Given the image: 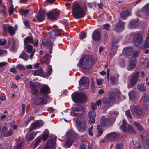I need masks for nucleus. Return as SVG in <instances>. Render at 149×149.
Segmentation results:
<instances>
[{
  "label": "nucleus",
  "instance_id": "nucleus-53",
  "mask_svg": "<svg viewBox=\"0 0 149 149\" xmlns=\"http://www.w3.org/2000/svg\"><path fill=\"white\" fill-rule=\"evenodd\" d=\"M110 25L109 24H106L103 25V27L104 29L106 30H108Z\"/></svg>",
  "mask_w": 149,
  "mask_h": 149
},
{
  "label": "nucleus",
  "instance_id": "nucleus-50",
  "mask_svg": "<svg viewBox=\"0 0 149 149\" xmlns=\"http://www.w3.org/2000/svg\"><path fill=\"white\" fill-rule=\"evenodd\" d=\"M79 36L80 38L83 39L85 38L86 34L84 32L82 31L80 33Z\"/></svg>",
  "mask_w": 149,
  "mask_h": 149
},
{
  "label": "nucleus",
  "instance_id": "nucleus-4",
  "mask_svg": "<svg viewBox=\"0 0 149 149\" xmlns=\"http://www.w3.org/2000/svg\"><path fill=\"white\" fill-rule=\"evenodd\" d=\"M66 136L68 140L64 143V146L65 148H69L72 145L73 141L77 138L78 136L72 130L68 131Z\"/></svg>",
  "mask_w": 149,
  "mask_h": 149
},
{
  "label": "nucleus",
  "instance_id": "nucleus-30",
  "mask_svg": "<svg viewBox=\"0 0 149 149\" xmlns=\"http://www.w3.org/2000/svg\"><path fill=\"white\" fill-rule=\"evenodd\" d=\"M49 136V130L47 129H45L42 134V139L43 141H45L48 138Z\"/></svg>",
  "mask_w": 149,
  "mask_h": 149
},
{
  "label": "nucleus",
  "instance_id": "nucleus-19",
  "mask_svg": "<svg viewBox=\"0 0 149 149\" xmlns=\"http://www.w3.org/2000/svg\"><path fill=\"white\" fill-rule=\"evenodd\" d=\"M96 113L93 111H90L88 113L89 122L91 123H94L95 122Z\"/></svg>",
  "mask_w": 149,
  "mask_h": 149
},
{
  "label": "nucleus",
  "instance_id": "nucleus-37",
  "mask_svg": "<svg viewBox=\"0 0 149 149\" xmlns=\"http://www.w3.org/2000/svg\"><path fill=\"white\" fill-rule=\"evenodd\" d=\"M19 57L20 58H22L26 61H27L29 58L28 56L25 52H22L19 56Z\"/></svg>",
  "mask_w": 149,
  "mask_h": 149
},
{
  "label": "nucleus",
  "instance_id": "nucleus-64",
  "mask_svg": "<svg viewBox=\"0 0 149 149\" xmlns=\"http://www.w3.org/2000/svg\"><path fill=\"white\" fill-rule=\"evenodd\" d=\"M110 80L111 81V83L112 84H113L115 82V78L113 76H111L110 77Z\"/></svg>",
  "mask_w": 149,
  "mask_h": 149
},
{
  "label": "nucleus",
  "instance_id": "nucleus-23",
  "mask_svg": "<svg viewBox=\"0 0 149 149\" xmlns=\"http://www.w3.org/2000/svg\"><path fill=\"white\" fill-rule=\"evenodd\" d=\"M60 31L57 29L52 30L51 32H49V35L52 38H55L56 36H58L60 34Z\"/></svg>",
  "mask_w": 149,
  "mask_h": 149
},
{
  "label": "nucleus",
  "instance_id": "nucleus-6",
  "mask_svg": "<svg viewBox=\"0 0 149 149\" xmlns=\"http://www.w3.org/2000/svg\"><path fill=\"white\" fill-rule=\"evenodd\" d=\"M76 124L78 131L83 132L86 128V121L84 119L79 118L77 119Z\"/></svg>",
  "mask_w": 149,
  "mask_h": 149
},
{
  "label": "nucleus",
  "instance_id": "nucleus-62",
  "mask_svg": "<svg viewBox=\"0 0 149 149\" xmlns=\"http://www.w3.org/2000/svg\"><path fill=\"white\" fill-rule=\"evenodd\" d=\"M42 43L44 46H46L47 45L48 42L46 40L44 39L42 41Z\"/></svg>",
  "mask_w": 149,
  "mask_h": 149
},
{
  "label": "nucleus",
  "instance_id": "nucleus-22",
  "mask_svg": "<svg viewBox=\"0 0 149 149\" xmlns=\"http://www.w3.org/2000/svg\"><path fill=\"white\" fill-rule=\"evenodd\" d=\"M133 49L131 47L125 48L123 50V53L127 56H130L133 53Z\"/></svg>",
  "mask_w": 149,
  "mask_h": 149
},
{
  "label": "nucleus",
  "instance_id": "nucleus-45",
  "mask_svg": "<svg viewBox=\"0 0 149 149\" xmlns=\"http://www.w3.org/2000/svg\"><path fill=\"white\" fill-rule=\"evenodd\" d=\"M134 125L137 127L138 130H142L143 127L139 123L135 121L134 122Z\"/></svg>",
  "mask_w": 149,
  "mask_h": 149
},
{
  "label": "nucleus",
  "instance_id": "nucleus-44",
  "mask_svg": "<svg viewBox=\"0 0 149 149\" xmlns=\"http://www.w3.org/2000/svg\"><path fill=\"white\" fill-rule=\"evenodd\" d=\"M36 142L34 145L35 147H37L39 143L41 142V137H38L36 139Z\"/></svg>",
  "mask_w": 149,
  "mask_h": 149
},
{
  "label": "nucleus",
  "instance_id": "nucleus-15",
  "mask_svg": "<svg viewBox=\"0 0 149 149\" xmlns=\"http://www.w3.org/2000/svg\"><path fill=\"white\" fill-rule=\"evenodd\" d=\"M48 18L53 20H56L59 16L58 13L55 10H53L47 14Z\"/></svg>",
  "mask_w": 149,
  "mask_h": 149
},
{
  "label": "nucleus",
  "instance_id": "nucleus-52",
  "mask_svg": "<svg viewBox=\"0 0 149 149\" xmlns=\"http://www.w3.org/2000/svg\"><path fill=\"white\" fill-rule=\"evenodd\" d=\"M6 41L5 39H0V45L1 46L4 45L6 44Z\"/></svg>",
  "mask_w": 149,
  "mask_h": 149
},
{
  "label": "nucleus",
  "instance_id": "nucleus-21",
  "mask_svg": "<svg viewBox=\"0 0 149 149\" xmlns=\"http://www.w3.org/2000/svg\"><path fill=\"white\" fill-rule=\"evenodd\" d=\"M92 38L93 40L95 41L99 40L101 38L99 31L97 30H95L93 33Z\"/></svg>",
  "mask_w": 149,
  "mask_h": 149
},
{
  "label": "nucleus",
  "instance_id": "nucleus-13",
  "mask_svg": "<svg viewBox=\"0 0 149 149\" xmlns=\"http://www.w3.org/2000/svg\"><path fill=\"white\" fill-rule=\"evenodd\" d=\"M134 35L133 40L134 43L136 46H138L143 42V38L141 34L136 33H133Z\"/></svg>",
  "mask_w": 149,
  "mask_h": 149
},
{
  "label": "nucleus",
  "instance_id": "nucleus-31",
  "mask_svg": "<svg viewBox=\"0 0 149 149\" xmlns=\"http://www.w3.org/2000/svg\"><path fill=\"white\" fill-rule=\"evenodd\" d=\"M138 89L140 91L144 92L146 90V87L143 84H140L137 86Z\"/></svg>",
  "mask_w": 149,
  "mask_h": 149
},
{
  "label": "nucleus",
  "instance_id": "nucleus-56",
  "mask_svg": "<svg viewBox=\"0 0 149 149\" xmlns=\"http://www.w3.org/2000/svg\"><path fill=\"white\" fill-rule=\"evenodd\" d=\"M7 128L6 127L4 126L2 128V130L1 132L2 134H5V133H7L6 132L7 131Z\"/></svg>",
  "mask_w": 149,
  "mask_h": 149
},
{
  "label": "nucleus",
  "instance_id": "nucleus-9",
  "mask_svg": "<svg viewBox=\"0 0 149 149\" xmlns=\"http://www.w3.org/2000/svg\"><path fill=\"white\" fill-rule=\"evenodd\" d=\"M118 136L116 132H113L106 134L105 137L101 139L100 141L102 143H105L111 141L116 140Z\"/></svg>",
  "mask_w": 149,
  "mask_h": 149
},
{
  "label": "nucleus",
  "instance_id": "nucleus-57",
  "mask_svg": "<svg viewBox=\"0 0 149 149\" xmlns=\"http://www.w3.org/2000/svg\"><path fill=\"white\" fill-rule=\"evenodd\" d=\"M97 105L95 103H92L91 105V107L92 109L95 110L97 109Z\"/></svg>",
  "mask_w": 149,
  "mask_h": 149
},
{
  "label": "nucleus",
  "instance_id": "nucleus-40",
  "mask_svg": "<svg viewBox=\"0 0 149 149\" xmlns=\"http://www.w3.org/2000/svg\"><path fill=\"white\" fill-rule=\"evenodd\" d=\"M25 47L27 49V52L28 53H31L33 49V46L31 45H25Z\"/></svg>",
  "mask_w": 149,
  "mask_h": 149
},
{
  "label": "nucleus",
  "instance_id": "nucleus-58",
  "mask_svg": "<svg viewBox=\"0 0 149 149\" xmlns=\"http://www.w3.org/2000/svg\"><path fill=\"white\" fill-rule=\"evenodd\" d=\"M17 67L18 69H19L21 70L24 69V66L21 64L17 65Z\"/></svg>",
  "mask_w": 149,
  "mask_h": 149
},
{
  "label": "nucleus",
  "instance_id": "nucleus-61",
  "mask_svg": "<svg viewBox=\"0 0 149 149\" xmlns=\"http://www.w3.org/2000/svg\"><path fill=\"white\" fill-rule=\"evenodd\" d=\"M115 149H123V146L121 144H118L116 146Z\"/></svg>",
  "mask_w": 149,
  "mask_h": 149
},
{
  "label": "nucleus",
  "instance_id": "nucleus-42",
  "mask_svg": "<svg viewBox=\"0 0 149 149\" xmlns=\"http://www.w3.org/2000/svg\"><path fill=\"white\" fill-rule=\"evenodd\" d=\"M53 45V43L51 41H49L48 44V48L49 49V52L50 54L52 53Z\"/></svg>",
  "mask_w": 149,
  "mask_h": 149
},
{
  "label": "nucleus",
  "instance_id": "nucleus-7",
  "mask_svg": "<svg viewBox=\"0 0 149 149\" xmlns=\"http://www.w3.org/2000/svg\"><path fill=\"white\" fill-rule=\"evenodd\" d=\"M116 96V93L113 92L111 93L109 95L108 97H104L102 99L103 102L109 105H112L115 102V98Z\"/></svg>",
  "mask_w": 149,
  "mask_h": 149
},
{
  "label": "nucleus",
  "instance_id": "nucleus-20",
  "mask_svg": "<svg viewBox=\"0 0 149 149\" xmlns=\"http://www.w3.org/2000/svg\"><path fill=\"white\" fill-rule=\"evenodd\" d=\"M88 79L86 77H84L80 80L79 84L80 86H88L89 85Z\"/></svg>",
  "mask_w": 149,
  "mask_h": 149
},
{
  "label": "nucleus",
  "instance_id": "nucleus-35",
  "mask_svg": "<svg viewBox=\"0 0 149 149\" xmlns=\"http://www.w3.org/2000/svg\"><path fill=\"white\" fill-rule=\"evenodd\" d=\"M142 99L143 100L144 103H147L148 102L149 96L148 94H146L145 93H144L142 97Z\"/></svg>",
  "mask_w": 149,
  "mask_h": 149
},
{
  "label": "nucleus",
  "instance_id": "nucleus-48",
  "mask_svg": "<svg viewBox=\"0 0 149 149\" xmlns=\"http://www.w3.org/2000/svg\"><path fill=\"white\" fill-rule=\"evenodd\" d=\"M13 134V132L12 130H10L7 133H5L3 135L5 137H7L12 135Z\"/></svg>",
  "mask_w": 149,
  "mask_h": 149
},
{
  "label": "nucleus",
  "instance_id": "nucleus-24",
  "mask_svg": "<svg viewBox=\"0 0 149 149\" xmlns=\"http://www.w3.org/2000/svg\"><path fill=\"white\" fill-rule=\"evenodd\" d=\"M55 142L52 139L48 141L44 149H54Z\"/></svg>",
  "mask_w": 149,
  "mask_h": 149
},
{
  "label": "nucleus",
  "instance_id": "nucleus-51",
  "mask_svg": "<svg viewBox=\"0 0 149 149\" xmlns=\"http://www.w3.org/2000/svg\"><path fill=\"white\" fill-rule=\"evenodd\" d=\"M125 114L127 117L130 118H132V116L129 110H127L125 111Z\"/></svg>",
  "mask_w": 149,
  "mask_h": 149
},
{
  "label": "nucleus",
  "instance_id": "nucleus-10",
  "mask_svg": "<svg viewBox=\"0 0 149 149\" xmlns=\"http://www.w3.org/2000/svg\"><path fill=\"white\" fill-rule=\"evenodd\" d=\"M130 109L133 115H136L139 118H142L143 117L144 113L141 110L139 109L138 106L133 105H131L130 106Z\"/></svg>",
  "mask_w": 149,
  "mask_h": 149
},
{
  "label": "nucleus",
  "instance_id": "nucleus-39",
  "mask_svg": "<svg viewBox=\"0 0 149 149\" xmlns=\"http://www.w3.org/2000/svg\"><path fill=\"white\" fill-rule=\"evenodd\" d=\"M137 26L136 22L135 21H131L130 22L129 25V27L131 28H134Z\"/></svg>",
  "mask_w": 149,
  "mask_h": 149
},
{
  "label": "nucleus",
  "instance_id": "nucleus-33",
  "mask_svg": "<svg viewBox=\"0 0 149 149\" xmlns=\"http://www.w3.org/2000/svg\"><path fill=\"white\" fill-rule=\"evenodd\" d=\"M129 14V12L128 10H126L120 13V16L123 19H125L126 17L128 16Z\"/></svg>",
  "mask_w": 149,
  "mask_h": 149
},
{
  "label": "nucleus",
  "instance_id": "nucleus-47",
  "mask_svg": "<svg viewBox=\"0 0 149 149\" xmlns=\"http://www.w3.org/2000/svg\"><path fill=\"white\" fill-rule=\"evenodd\" d=\"M143 10L146 13H149V3L146 4Z\"/></svg>",
  "mask_w": 149,
  "mask_h": 149
},
{
  "label": "nucleus",
  "instance_id": "nucleus-59",
  "mask_svg": "<svg viewBox=\"0 0 149 149\" xmlns=\"http://www.w3.org/2000/svg\"><path fill=\"white\" fill-rule=\"evenodd\" d=\"M139 55L138 52H135L133 54V56L134 57V58H132V59H135V58L137 57H138Z\"/></svg>",
  "mask_w": 149,
  "mask_h": 149
},
{
  "label": "nucleus",
  "instance_id": "nucleus-3",
  "mask_svg": "<svg viewBox=\"0 0 149 149\" xmlns=\"http://www.w3.org/2000/svg\"><path fill=\"white\" fill-rule=\"evenodd\" d=\"M118 114V111H113L109 113L108 118L103 117L100 121V124L102 126L104 127L107 124H110L113 123L115 120L116 117Z\"/></svg>",
  "mask_w": 149,
  "mask_h": 149
},
{
  "label": "nucleus",
  "instance_id": "nucleus-36",
  "mask_svg": "<svg viewBox=\"0 0 149 149\" xmlns=\"http://www.w3.org/2000/svg\"><path fill=\"white\" fill-rule=\"evenodd\" d=\"M127 122L125 120L123 119V120L122 124L120 126V129L123 131L125 132L126 131V126Z\"/></svg>",
  "mask_w": 149,
  "mask_h": 149
},
{
  "label": "nucleus",
  "instance_id": "nucleus-5",
  "mask_svg": "<svg viewBox=\"0 0 149 149\" xmlns=\"http://www.w3.org/2000/svg\"><path fill=\"white\" fill-rule=\"evenodd\" d=\"M72 98L75 102H83L86 101L87 98L86 95L82 93H74L72 95Z\"/></svg>",
  "mask_w": 149,
  "mask_h": 149
},
{
  "label": "nucleus",
  "instance_id": "nucleus-32",
  "mask_svg": "<svg viewBox=\"0 0 149 149\" xmlns=\"http://www.w3.org/2000/svg\"><path fill=\"white\" fill-rule=\"evenodd\" d=\"M37 134V132H34L31 133L29 136L27 137V139L28 141H30L32 140L36 136Z\"/></svg>",
  "mask_w": 149,
  "mask_h": 149
},
{
  "label": "nucleus",
  "instance_id": "nucleus-63",
  "mask_svg": "<svg viewBox=\"0 0 149 149\" xmlns=\"http://www.w3.org/2000/svg\"><path fill=\"white\" fill-rule=\"evenodd\" d=\"M10 71L13 73H15L17 72V70L15 68H11L10 69Z\"/></svg>",
  "mask_w": 149,
  "mask_h": 149
},
{
  "label": "nucleus",
  "instance_id": "nucleus-34",
  "mask_svg": "<svg viewBox=\"0 0 149 149\" xmlns=\"http://www.w3.org/2000/svg\"><path fill=\"white\" fill-rule=\"evenodd\" d=\"M43 72V70L42 68H40L39 69L35 71L34 74L36 76H39L42 75Z\"/></svg>",
  "mask_w": 149,
  "mask_h": 149
},
{
  "label": "nucleus",
  "instance_id": "nucleus-55",
  "mask_svg": "<svg viewBox=\"0 0 149 149\" xmlns=\"http://www.w3.org/2000/svg\"><path fill=\"white\" fill-rule=\"evenodd\" d=\"M143 46L145 48L148 47H149L148 41L146 40L145 43L143 44Z\"/></svg>",
  "mask_w": 149,
  "mask_h": 149
},
{
  "label": "nucleus",
  "instance_id": "nucleus-25",
  "mask_svg": "<svg viewBox=\"0 0 149 149\" xmlns=\"http://www.w3.org/2000/svg\"><path fill=\"white\" fill-rule=\"evenodd\" d=\"M129 95L130 98L134 100H136L137 94L134 90H132L129 93Z\"/></svg>",
  "mask_w": 149,
  "mask_h": 149
},
{
  "label": "nucleus",
  "instance_id": "nucleus-16",
  "mask_svg": "<svg viewBox=\"0 0 149 149\" xmlns=\"http://www.w3.org/2000/svg\"><path fill=\"white\" fill-rule=\"evenodd\" d=\"M43 125V122L42 120H39L32 124L31 127L29 128V132L33 130L39 128Z\"/></svg>",
  "mask_w": 149,
  "mask_h": 149
},
{
  "label": "nucleus",
  "instance_id": "nucleus-41",
  "mask_svg": "<svg viewBox=\"0 0 149 149\" xmlns=\"http://www.w3.org/2000/svg\"><path fill=\"white\" fill-rule=\"evenodd\" d=\"M127 131L130 134H134L135 133L134 129L131 126L129 125L127 128Z\"/></svg>",
  "mask_w": 149,
  "mask_h": 149
},
{
  "label": "nucleus",
  "instance_id": "nucleus-60",
  "mask_svg": "<svg viewBox=\"0 0 149 149\" xmlns=\"http://www.w3.org/2000/svg\"><path fill=\"white\" fill-rule=\"evenodd\" d=\"M96 81L98 85H100L102 84V81L101 79H97Z\"/></svg>",
  "mask_w": 149,
  "mask_h": 149
},
{
  "label": "nucleus",
  "instance_id": "nucleus-2",
  "mask_svg": "<svg viewBox=\"0 0 149 149\" xmlns=\"http://www.w3.org/2000/svg\"><path fill=\"white\" fill-rule=\"evenodd\" d=\"M94 61L92 57L90 56H86L84 58L81 57L78 65L84 68L88 69L91 67Z\"/></svg>",
  "mask_w": 149,
  "mask_h": 149
},
{
  "label": "nucleus",
  "instance_id": "nucleus-27",
  "mask_svg": "<svg viewBox=\"0 0 149 149\" xmlns=\"http://www.w3.org/2000/svg\"><path fill=\"white\" fill-rule=\"evenodd\" d=\"M45 13L43 11H40L37 16V18L40 21H43L45 18Z\"/></svg>",
  "mask_w": 149,
  "mask_h": 149
},
{
  "label": "nucleus",
  "instance_id": "nucleus-14",
  "mask_svg": "<svg viewBox=\"0 0 149 149\" xmlns=\"http://www.w3.org/2000/svg\"><path fill=\"white\" fill-rule=\"evenodd\" d=\"M39 95H38L33 99L35 104L37 105L46 104L47 103V100L40 97Z\"/></svg>",
  "mask_w": 149,
  "mask_h": 149
},
{
  "label": "nucleus",
  "instance_id": "nucleus-49",
  "mask_svg": "<svg viewBox=\"0 0 149 149\" xmlns=\"http://www.w3.org/2000/svg\"><path fill=\"white\" fill-rule=\"evenodd\" d=\"M118 42V41L114 40L112 43V46L113 48L117 49L118 47L117 45L116 44Z\"/></svg>",
  "mask_w": 149,
  "mask_h": 149
},
{
  "label": "nucleus",
  "instance_id": "nucleus-17",
  "mask_svg": "<svg viewBox=\"0 0 149 149\" xmlns=\"http://www.w3.org/2000/svg\"><path fill=\"white\" fill-rule=\"evenodd\" d=\"M125 23L122 22L120 19H119L117 24L115 27V30L117 32L121 31L124 28Z\"/></svg>",
  "mask_w": 149,
  "mask_h": 149
},
{
  "label": "nucleus",
  "instance_id": "nucleus-8",
  "mask_svg": "<svg viewBox=\"0 0 149 149\" xmlns=\"http://www.w3.org/2000/svg\"><path fill=\"white\" fill-rule=\"evenodd\" d=\"M84 113V108L81 105H79L73 108L71 115L72 116H79L82 115Z\"/></svg>",
  "mask_w": 149,
  "mask_h": 149
},
{
  "label": "nucleus",
  "instance_id": "nucleus-29",
  "mask_svg": "<svg viewBox=\"0 0 149 149\" xmlns=\"http://www.w3.org/2000/svg\"><path fill=\"white\" fill-rule=\"evenodd\" d=\"M24 43L25 45H29L28 43L33 44L34 43L33 38L30 36L26 37L24 40Z\"/></svg>",
  "mask_w": 149,
  "mask_h": 149
},
{
  "label": "nucleus",
  "instance_id": "nucleus-54",
  "mask_svg": "<svg viewBox=\"0 0 149 149\" xmlns=\"http://www.w3.org/2000/svg\"><path fill=\"white\" fill-rule=\"evenodd\" d=\"M134 148L135 149H139L140 148V143L137 142L136 143L134 146Z\"/></svg>",
  "mask_w": 149,
  "mask_h": 149
},
{
  "label": "nucleus",
  "instance_id": "nucleus-26",
  "mask_svg": "<svg viewBox=\"0 0 149 149\" xmlns=\"http://www.w3.org/2000/svg\"><path fill=\"white\" fill-rule=\"evenodd\" d=\"M40 91L42 94H48L50 93V88L48 86L45 85L41 87Z\"/></svg>",
  "mask_w": 149,
  "mask_h": 149
},
{
  "label": "nucleus",
  "instance_id": "nucleus-1",
  "mask_svg": "<svg viewBox=\"0 0 149 149\" xmlns=\"http://www.w3.org/2000/svg\"><path fill=\"white\" fill-rule=\"evenodd\" d=\"M72 13L76 19L82 18L86 14L83 8L78 3H74L72 6Z\"/></svg>",
  "mask_w": 149,
  "mask_h": 149
},
{
  "label": "nucleus",
  "instance_id": "nucleus-38",
  "mask_svg": "<svg viewBox=\"0 0 149 149\" xmlns=\"http://www.w3.org/2000/svg\"><path fill=\"white\" fill-rule=\"evenodd\" d=\"M97 129L98 130V133L96 136L97 137H99L103 133V130L100 128V126L99 125L97 126Z\"/></svg>",
  "mask_w": 149,
  "mask_h": 149
},
{
  "label": "nucleus",
  "instance_id": "nucleus-46",
  "mask_svg": "<svg viewBox=\"0 0 149 149\" xmlns=\"http://www.w3.org/2000/svg\"><path fill=\"white\" fill-rule=\"evenodd\" d=\"M14 8L13 5L11 4L10 5V7L9 8V12L10 15L12 14L13 12Z\"/></svg>",
  "mask_w": 149,
  "mask_h": 149
},
{
  "label": "nucleus",
  "instance_id": "nucleus-18",
  "mask_svg": "<svg viewBox=\"0 0 149 149\" xmlns=\"http://www.w3.org/2000/svg\"><path fill=\"white\" fill-rule=\"evenodd\" d=\"M30 86L31 90V93L34 95L37 94L38 92L37 86L35 83H32L31 81L30 82Z\"/></svg>",
  "mask_w": 149,
  "mask_h": 149
},
{
  "label": "nucleus",
  "instance_id": "nucleus-28",
  "mask_svg": "<svg viewBox=\"0 0 149 149\" xmlns=\"http://www.w3.org/2000/svg\"><path fill=\"white\" fill-rule=\"evenodd\" d=\"M136 61L135 59H132L130 62V63L129 66V68H128V70H130L131 69H133L136 66Z\"/></svg>",
  "mask_w": 149,
  "mask_h": 149
},
{
  "label": "nucleus",
  "instance_id": "nucleus-11",
  "mask_svg": "<svg viewBox=\"0 0 149 149\" xmlns=\"http://www.w3.org/2000/svg\"><path fill=\"white\" fill-rule=\"evenodd\" d=\"M139 74V71H137L134 74L128 83V88H130L133 87L137 83L138 80Z\"/></svg>",
  "mask_w": 149,
  "mask_h": 149
},
{
  "label": "nucleus",
  "instance_id": "nucleus-43",
  "mask_svg": "<svg viewBox=\"0 0 149 149\" xmlns=\"http://www.w3.org/2000/svg\"><path fill=\"white\" fill-rule=\"evenodd\" d=\"M48 71L47 72L46 75L49 77L52 73V70L51 66L50 65H48Z\"/></svg>",
  "mask_w": 149,
  "mask_h": 149
},
{
  "label": "nucleus",
  "instance_id": "nucleus-12",
  "mask_svg": "<svg viewBox=\"0 0 149 149\" xmlns=\"http://www.w3.org/2000/svg\"><path fill=\"white\" fill-rule=\"evenodd\" d=\"M3 29L6 33H8L11 35H13L15 33L16 30L9 24H3Z\"/></svg>",
  "mask_w": 149,
  "mask_h": 149
}]
</instances>
